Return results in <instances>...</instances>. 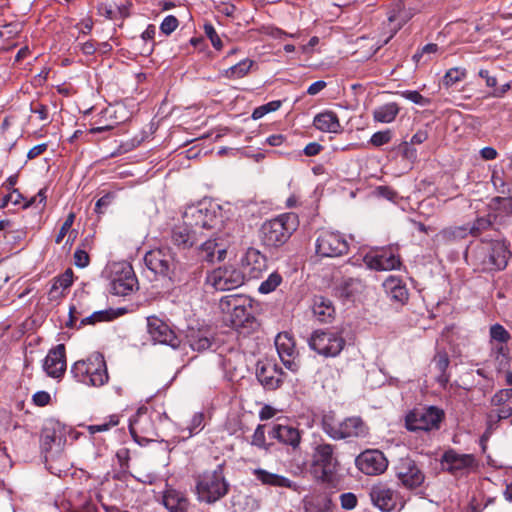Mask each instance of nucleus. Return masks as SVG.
Instances as JSON below:
<instances>
[{
  "label": "nucleus",
  "instance_id": "1",
  "mask_svg": "<svg viewBox=\"0 0 512 512\" xmlns=\"http://www.w3.org/2000/svg\"><path fill=\"white\" fill-rule=\"evenodd\" d=\"M219 308L224 322L232 328H251L255 323L251 298L241 294H231L220 299Z\"/></svg>",
  "mask_w": 512,
  "mask_h": 512
},
{
  "label": "nucleus",
  "instance_id": "2",
  "mask_svg": "<svg viewBox=\"0 0 512 512\" xmlns=\"http://www.w3.org/2000/svg\"><path fill=\"white\" fill-rule=\"evenodd\" d=\"M340 467L337 447L324 440L315 442L311 454V472L323 483H332Z\"/></svg>",
  "mask_w": 512,
  "mask_h": 512
},
{
  "label": "nucleus",
  "instance_id": "3",
  "mask_svg": "<svg viewBox=\"0 0 512 512\" xmlns=\"http://www.w3.org/2000/svg\"><path fill=\"white\" fill-rule=\"evenodd\" d=\"M299 226L295 213H284L265 221L260 229V239L264 246L278 248L284 245Z\"/></svg>",
  "mask_w": 512,
  "mask_h": 512
},
{
  "label": "nucleus",
  "instance_id": "4",
  "mask_svg": "<svg viewBox=\"0 0 512 512\" xmlns=\"http://www.w3.org/2000/svg\"><path fill=\"white\" fill-rule=\"evenodd\" d=\"M182 222L196 231L219 230L223 224L220 206L200 202L186 207L182 214Z\"/></svg>",
  "mask_w": 512,
  "mask_h": 512
},
{
  "label": "nucleus",
  "instance_id": "5",
  "mask_svg": "<svg viewBox=\"0 0 512 512\" xmlns=\"http://www.w3.org/2000/svg\"><path fill=\"white\" fill-rule=\"evenodd\" d=\"M321 425L323 431L333 440L365 438L369 434V427L359 416L337 420L333 413H328L322 417Z\"/></svg>",
  "mask_w": 512,
  "mask_h": 512
},
{
  "label": "nucleus",
  "instance_id": "6",
  "mask_svg": "<svg viewBox=\"0 0 512 512\" xmlns=\"http://www.w3.org/2000/svg\"><path fill=\"white\" fill-rule=\"evenodd\" d=\"M230 484L224 476V464H218L214 470L205 471L197 478L196 491L198 499L213 504L225 497Z\"/></svg>",
  "mask_w": 512,
  "mask_h": 512
},
{
  "label": "nucleus",
  "instance_id": "7",
  "mask_svg": "<svg viewBox=\"0 0 512 512\" xmlns=\"http://www.w3.org/2000/svg\"><path fill=\"white\" fill-rule=\"evenodd\" d=\"M309 347L324 357H336L344 349L346 340L342 333L331 329L315 330L309 338Z\"/></svg>",
  "mask_w": 512,
  "mask_h": 512
},
{
  "label": "nucleus",
  "instance_id": "8",
  "mask_svg": "<svg viewBox=\"0 0 512 512\" xmlns=\"http://www.w3.org/2000/svg\"><path fill=\"white\" fill-rule=\"evenodd\" d=\"M145 265L155 274L175 280L178 269V262L170 247H160L148 251L144 256Z\"/></svg>",
  "mask_w": 512,
  "mask_h": 512
},
{
  "label": "nucleus",
  "instance_id": "9",
  "mask_svg": "<svg viewBox=\"0 0 512 512\" xmlns=\"http://www.w3.org/2000/svg\"><path fill=\"white\" fill-rule=\"evenodd\" d=\"M444 411L435 406H429L420 409H414L407 414L405 425L409 431H425L438 430L441 422L444 420Z\"/></svg>",
  "mask_w": 512,
  "mask_h": 512
},
{
  "label": "nucleus",
  "instance_id": "10",
  "mask_svg": "<svg viewBox=\"0 0 512 512\" xmlns=\"http://www.w3.org/2000/svg\"><path fill=\"white\" fill-rule=\"evenodd\" d=\"M442 470L455 477L467 475L478 467L473 454H461L454 449H448L440 459Z\"/></svg>",
  "mask_w": 512,
  "mask_h": 512
},
{
  "label": "nucleus",
  "instance_id": "11",
  "mask_svg": "<svg viewBox=\"0 0 512 512\" xmlns=\"http://www.w3.org/2000/svg\"><path fill=\"white\" fill-rule=\"evenodd\" d=\"M484 257L481 260L483 270L502 271L511 258L509 244L504 241L494 240L487 242V248L482 249Z\"/></svg>",
  "mask_w": 512,
  "mask_h": 512
},
{
  "label": "nucleus",
  "instance_id": "12",
  "mask_svg": "<svg viewBox=\"0 0 512 512\" xmlns=\"http://www.w3.org/2000/svg\"><path fill=\"white\" fill-rule=\"evenodd\" d=\"M244 283L242 271L233 267H220L206 276V284L217 291L233 290Z\"/></svg>",
  "mask_w": 512,
  "mask_h": 512
},
{
  "label": "nucleus",
  "instance_id": "13",
  "mask_svg": "<svg viewBox=\"0 0 512 512\" xmlns=\"http://www.w3.org/2000/svg\"><path fill=\"white\" fill-rule=\"evenodd\" d=\"M395 475L399 483L408 490L420 487L425 481L424 472L410 457L399 459L395 466Z\"/></svg>",
  "mask_w": 512,
  "mask_h": 512
},
{
  "label": "nucleus",
  "instance_id": "14",
  "mask_svg": "<svg viewBox=\"0 0 512 512\" xmlns=\"http://www.w3.org/2000/svg\"><path fill=\"white\" fill-rule=\"evenodd\" d=\"M67 430L66 427L56 420H48L41 432V448L46 454L52 456L55 452L59 453L66 443Z\"/></svg>",
  "mask_w": 512,
  "mask_h": 512
},
{
  "label": "nucleus",
  "instance_id": "15",
  "mask_svg": "<svg viewBox=\"0 0 512 512\" xmlns=\"http://www.w3.org/2000/svg\"><path fill=\"white\" fill-rule=\"evenodd\" d=\"M346 239L338 232L321 231L316 240V252L322 257H339L348 252Z\"/></svg>",
  "mask_w": 512,
  "mask_h": 512
},
{
  "label": "nucleus",
  "instance_id": "16",
  "mask_svg": "<svg viewBox=\"0 0 512 512\" xmlns=\"http://www.w3.org/2000/svg\"><path fill=\"white\" fill-rule=\"evenodd\" d=\"M147 331L154 342L168 345L174 349L180 346V338L166 322L156 316L147 318Z\"/></svg>",
  "mask_w": 512,
  "mask_h": 512
},
{
  "label": "nucleus",
  "instance_id": "17",
  "mask_svg": "<svg viewBox=\"0 0 512 512\" xmlns=\"http://www.w3.org/2000/svg\"><path fill=\"white\" fill-rule=\"evenodd\" d=\"M202 231L189 228L186 224L179 223L172 227L170 241L179 251H187L196 247L197 243L204 238Z\"/></svg>",
  "mask_w": 512,
  "mask_h": 512
},
{
  "label": "nucleus",
  "instance_id": "18",
  "mask_svg": "<svg viewBox=\"0 0 512 512\" xmlns=\"http://www.w3.org/2000/svg\"><path fill=\"white\" fill-rule=\"evenodd\" d=\"M369 495L372 503L384 512L394 510L398 503L401 504V507L404 505L401 502L399 493L385 483L373 485Z\"/></svg>",
  "mask_w": 512,
  "mask_h": 512
},
{
  "label": "nucleus",
  "instance_id": "19",
  "mask_svg": "<svg viewBox=\"0 0 512 512\" xmlns=\"http://www.w3.org/2000/svg\"><path fill=\"white\" fill-rule=\"evenodd\" d=\"M275 346L283 365L292 372H297L300 367L295 342L287 332L279 333L275 338Z\"/></svg>",
  "mask_w": 512,
  "mask_h": 512
},
{
  "label": "nucleus",
  "instance_id": "20",
  "mask_svg": "<svg viewBox=\"0 0 512 512\" xmlns=\"http://www.w3.org/2000/svg\"><path fill=\"white\" fill-rule=\"evenodd\" d=\"M358 469L366 475H379L388 466V461L379 450H366L355 460Z\"/></svg>",
  "mask_w": 512,
  "mask_h": 512
},
{
  "label": "nucleus",
  "instance_id": "21",
  "mask_svg": "<svg viewBox=\"0 0 512 512\" xmlns=\"http://www.w3.org/2000/svg\"><path fill=\"white\" fill-rule=\"evenodd\" d=\"M363 260L368 268L377 271H389L399 268L401 265L400 258L386 249L370 252L365 255Z\"/></svg>",
  "mask_w": 512,
  "mask_h": 512
},
{
  "label": "nucleus",
  "instance_id": "22",
  "mask_svg": "<svg viewBox=\"0 0 512 512\" xmlns=\"http://www.w3.org/2000/svg\"><path fill=\"white\" fill-rule=\"evenodd\" d=\"M268 436L276 439L281 444L291 447L295 451L300 447L302 431L293 425L275 423L269 430Z\"/></svg>",
  "mask_w": 512,
  "mask_h": 512
},
{
  "label": "nucleus",
  "instance_id": "23",
  "mask_svg": "<svg viewBox=\"0 0 512 512\" xmlns=\"http://www.w3.org/2000/svg\"><path fill=\"white\" fill-rule=\"evenodd\" d=\"M419 12V7L412 0H394L388 12V21L396 23V30L400 29L413 16Z\"/></svg>",
  "mask_w": 512,
  "mask_h": 512
},
{
  "label": "nucleus",
  "instance_id": "24",
  "mask_svg": "<svg viewBox=\"0 0 512 512\" xmlns=\"http://www.w3.org/2000/svg\"><path fill=\"white\" fill-rule=\"evenodd\" d=\"M284 372L271 362L257 364L256 377L266 390H276L283 383Z\"/></svg>",
  "mask_w": 512,
  "mask_h": 512
},
{
  "label": "nucleus",
  "instance_id": "25",
  "mask_svg": "<svg viewBox=\"0 0 512 512\" xmlns=\"http://www.w3.org/2000/svg\"><path fill=\"white\" fill-rule=\"evenodd\" d=\"M243 275L249 279H258L267 270V258L259 250L249 248L242 259Z\"/></svg>",
  "mask_w": 512,
  "mask_h": 512
},
{
  "label": "nucleus",
  "instance_id": "26",
  "mask_svg": "<svg viewBox=\"0 0 512 512\" xmlns=\"http://www.w3.org/2000/svg\"><path fill=\"white\" fill-rule=\"evenodd\" d=\"M88 363L93 365H88L87 381H84V384L99 387L107 383L109 376L104 356L95 352L88 357Z\"/></svg>",
  "mask_w": 512,
  "mask_h": 512
},
{
  "label": "nucleus",
  "instance_id": "27",
  "mask_svg": "<svg viewBox=\"0 0 512 512\" xmlns=\"http://www.w3.org/2000/svg\"><path fill=\"white\" fill-rule=\"evenodd\" d=\"M43 368L48 376L60 378L66 371V356L64 344H58L51 349L43 364Z\"/></svg>",
  "mask_w": 512,
  "mask_h": 512
},
{
  "label": "nucleus",
  "instance_id": "28",
  "mask_svg": "<svg viewBox=\"0 0 512 512\" xmlns=\"http://www.w3.org/2000/svg\"><path fill=\"white\" fill-rule=\"evenodd\" d=\"M138 281L131 266H126L110 283V291L114 295L126 296L137 286Z\"/></svg>",
  "mask_w": 512,
  "mask_h": 512
},
{
  "label": "nucleus",
  "instance_id": "29",
  "mask_svg": "<svg viewBox=\"0 0 512 512\" xmlns=\"http://www.w3.org/2000/svg\"><path fill=\"white\" fill-rule=\"evenodd\" d=\"M186 342L190 348L197 352H203L211 348L213 337L206 328L189 327L185 335Z\"/></svg>",
  "mask_w": 512,
  "mask_h": 512
},
{
  "label": "nucleus",
  "instance_id": "30",
  "mask_svg": "<svg viewBox=\"0 0 512 512\" xmlns=\"http://www.w3.org/2000/svg\"><path fill=\"white\" fill-rule=\"evenodd\" d=\"M364 289L361 279L354 277H343L334 288L335 295L342 300H354L355 296Z\"/></svg>",
  "mask_w": 512,
  "mask_h": 512
},
{
  "label": "nucleus",
  "instance_id": "31",
  "mask_svg": "<svg viewBox=\"0 0 512 512\" xmlns=\"http://www.w3.org/2000/svg\"><path fill=\"white\" fill-rule=\"evenodd\" d=\"M253 475L255 476L256 480H258L262 485L279 488H288L293 491L297 490V485L295 482L291 481L285 476L269 472L265 469H254Z\"/></svg>",
  "mask_w": 512,
  "mask_h": 512
},
{
  "label": "nucleus",
  "instance_id": "32",
  "mask_svg": "<svg viewBox=\"0 0 512 512\" xmlns=\"http://www.w3.org/2000/svg\"><path fill=\"white\" fill-rule=\"evenodd\" d=\"M226 250L216 239H208L197 247V255L201 261L213 263L224 259Z\"/></svg>",
  "mask_w": 512,
  "mask_h": 512
},
{
  "label": "nucleus",
  "instance_id": "33",
  "mask_svg": "<svg viewBox=\"0 0 512 512\" xmlns=\"http://www.w3.org/2000/svg\"><path fill=\"white\" fill-rule=\"evenodd\" d=\"M313 125L317 130L327 133H339L342 130L337 114L330 110L315 115Z\"/></svg>",
  "mask_w": 512,
  "mask_h": 512
},
{
  "label": "nucleus",
  "instance_id": "34",
  "mask_svg": "<svg viewBox=\"0 0 512 512\" xmlns=\"http://www.w3.org/2000/svg\"><path fill=\"white\" fill-rule=\"evenodd\" d=\"M312 311L317 320L320 322H328L333 318L335 309L329 299L323 296H315Z\"/></svg>",
  "mask_w": 512,
  "mask_h": 512
},
{
  "label": "nucleus",
  "instance_id": "35",
  "mask_svg": "<svg viewBox=\"0 0 512 512\" xmlns=\"http://www.w3.org/2000/svg\"><path fill=\"white\" fill-rule=\"evenodd\" d=\"M384 287L392 301L403 305L408 300V290L401 280L390 277L385 281Z\"/></svg>",
  "mask_w": 512,
  "mask_h": 512
},
{
  "label": "nucleus",
  "instance_id": "36",
  "mask_svg": "<svg viewBox=\"0 0 512 512\" xmlns=\"http://www.w3.org/2000/svg\"><path fill=\"white\" fill-rule=\"evenodd\" d=\"M306 512H332L333 502L327 494H317L304 501Z\"/></svg>",
  "mask_w": 512,
  "mask_h": 512
},
{
  "label": "nucleus",
  "instance_id": "37",
  "mask_svg": "<svg viewBox=\"0 0 512 512\" xmlns=\"http://www.w3.org/2000/svg\"><path fill=\"white\" fill-rule=\"evenodd\" d=\"M467 235L468 226H456L442 229L436 238L439 243L452 244L466 238Z\"/></svg>",
  "mask_w": 512,
  "mask_h": 512
},
{
  "label": "nucleus",
  "instance_id": "38",
  "mask_svg": "<svg viewBox=\"0 0 512 512\" xmlns=\"http://www.w3.org/2000/svg\"><path fill=\"white\" fill-rule=\"evenodd\" d=\"M400 108L397 103L391 102L374 109L373 119L380 123H391L395 120Z\"/></svg>",
  "mask_w": 512,
  "mask_h": 512
},
{
  "label": "nucleus",
  "instance_id": "39",
  "mask_svg": "<svg viewBox=\"0 0 512 512\" xmlns=\"http://www.w3.org/2000/svg\"><path fill=\"white\" fill-rule=\"evenodd\" d=\"M73 283V271L67 269L63 274L54 278L52 286L49 291L51 298H56L62 295V292L68 289Z\"/></svg>",
  "mask_w": 512,
  "mask_h": 512
},
{
  "label": "nucleus",
  "instance_id": "40",
  "mask_svg": "<svg viewBox=\"0 0 512 512\" xmlns=\"http://www.w3.org/2000/svg\"><path fill=\"white\" fill-rule=\"evenodd\" d=\"M163 504L170 512H185L188 501L176 492L169 491L163 497Z\"/></svg>",
  "mask_w": 512,
  "mask_h": 512
},
{
  "label": "nucleus",
  "instance_id": "41",
  "mask_svg": "<svg viewBox=\"0 0 512 512\" xmlns=\"http://www.w3.org/2000/svg\"><path fill=\"white\" fill-rule=\"evenodd\" d=\"M490 207L501 215H512V193L492 198Z\"/></svg>",
  "mask_w": 512,
  "mask_h": 512
},
{
  "label": "nucleus",
  "instance_id": "42",
  "mask_svg": "<svg viewBox=\"0 0 512 512\" xmlns=\"http://www.w3.org/2000/svg\"><path fill=\"white\" fill-rule=\"evenodd\" d=\"M466 74H467V72H466V69H464V68H459V67L451 68L445 73V75L442 79V83L446 88H449V87L453 86L454 84L465 79Z\"/></svg>",
  "mask_w": 512,
  "mask_h": 512
},
{
  "label": "nucleus",
  "instance_id": "43",
  "mask_svg": "<svg viewBox=\"0 0 512 512\" xmlns=\"http://www.w3.org/2000/svg\"><path fill=\"white\" fill-rule=\"evenodd\" d=\"M112 319L111 312L108 310H101L93 312L89 316H85L81 319L80 324L78 325L77 329H80L86 325H94L97 322H103L108 321Z\"/></svg>",
  "mask_w": 512,
  "mask_h": 512
},
{
  "label": "nucleus",
  "instance_id": "44",
  "mask_svg": "<svg viewBox=\"0 0 512 512\" xmlns=\"http://www.w3.org/2000/svg\"><path fill=\"white\" fill-rule=\"evenodd\" d=\"M253 64L254 61L250 59L242 60L234 66L230 67L226 74L228 77L242 78L249 72Z\"/></svg>",
  "mask_w": 512,
  "mask_h": 512
},
{
  "label": "nucleus",
  "instance_id": "45",
  "mask_svg": "<svg viewBox=\"0 0 512 512\" xmlns=\"http://www.w3.org/2000/svg\"><path fill=\"white\" fill-rule=\"evenodd\" d=\"M282 282V276L278 272H272L268 278L263 281L258 291L262 294L273 292Z\"/></svg>",
  "mask_w": 512,
  "mask_h": 512
},
{
  "label": "nucleus",
  "instance_id": "46",
  "mask_svg": "<svg viewBox=\"0 0 512 512\" xmlns=\"http://www.w3.org/2000/svg\"><path fill=\"white\" fill-rule=\"evenodd\" d=\"M88 365H93V363H88L87 358L86 360H79L75 362L71 367V374L78 382L84 384V381H87Z\"/></svg>",
  "mask_w": 512,
  "mask_h": 512
},
{
  "label": "nucleus",
  "instance_id": "47",
  "mask_svg": "<svg viewBox=\"0 0 512 512\" xmlns=\"http://www.w3.org/2000/svg\"><path fill=\"white\" fill-rule=\"evenodd\" d=\"M492 226V222L488 217H478L473 224L468 227V235L478 237L482 232L488 230Z\"/></svg>",
  "mask_w": 512,
  "mask_h": 512
},
{
  "label": "nucleus",
  "instance_id": "48",
  "mask_svg": "<svg viewBox=\"0 0 512 512\" xmlns=\"http://www.w3.org/2000/svg\"><path fill=\"white\" fill-rule=\"evenodd\" d=\"M118 423H119L118 416L117 415H111V416H109L108 420H105V421H103L100 424L89 425L87 427V430H88V432L91 435H93V434L98 433V432L108 431L112 427L118 425Z\"/></svg>",
  "mask_w": 512,
  "mask_h": 512
},
{
  "label": "nucleus",
  "instance_id": "49",
  "mask_svg": "<svg viewBox=\"0 0 512 512\" xmlns=\"http://www.w3.org/2000/svg\"><path fill=\"white\" fill-rule=\"evenodd\" d=\"M490 337L491 340L504 344L510 340L511 335L502 325L494 324L490 327Z\"/></svg>",
  "mask_w": 512,
  "mask_h": 512
},
{
  "label": "nucleus",
  "instance_id": "50",
  "mask_svg": "<svg viewBox=\"0 0 512 512\" xmlns=\"http://www.w3.org/2000/svg\"><path fill=\"white\" fill-rule=\"evenodd\" d=\"M280 107H281V101H279V100L268 102L262 106L255 108L252 113V118L254 120H258V119L262 118L264 115H266L267 113L278 110Z\"/></svg>",
  "mask_w": 512,
  "mask_h": 512
},
{
  "label": "nucleus",
  "instance_id": "51",
  "mask_svg": "<svg viewBox=\"0 0 512 512\" xmlns=\"http://www.w3.org/2000/svg\"><path fill=\"white\" fill-rule=\"evenodd\" d=\"M512 416V407L509 406V405H505V406H500V408H498L496 411H495V415L493 414H490L489 415V427H488V430L492 428V426L494 424H496L497 422L501 421V420H504V419H507L509 417Z\"/></svg>",
  "mask_w": 512,
  "mask_h": 512
},
{
  "label": "nucleus",
  "instance_id": "52",
  "mask_svg": "<svg viewBox=\"0 0 512 512\" xmlns=\"http://www.w3.org/2000/svg\"><path fill=\"white\" fill-rule=\"evenodd\" d=\"M251 444L260 449H264V450L269 449V445L266 443L265 426L264 425L259 424L256 427V429L252 435Z\"/></svg>",
  "mask_w": 512,
  "mask_h": 512
},
{
  "label": "nucleus",
  "instance_id": "53",
  "mask_svg": "<svg viewBox=\"0 0 512 512\" xmlns=\"http://www.w3.org/2000/svg\"><path fill=\"white\" fill-rule=\"evenodd\" d=\"M399 94L403 98L413 102L414 104L420 105V106H427L431 102V100L429 98L422 96L416 90H405V91H401Z\"/></svg>",
  "mask_w": 512,
  "mask_h": 512
},
{
  "label": "nucleus",
  "instance_id": "54",
  "mask_svg": "<svg viewBox=\"0 0 512 512\" xmlns=\"http://www.w3.org/2000/svg\"><path fill=\"white\" fill-rule=\"evenodd\" d=\"M392 139L391 130L387 129L384 131H378L374 133L370 138V143L375 147H380L384 144H387Z\"/></svg>",
  "mask_w": 512,
  "mask_h": 512
},
{
  "label": "nucleus",
  "instance_id": "55",
  "mask_svg": "<svg viewBox=\"0 0 512 512\" xmlns=\"http://www.w3.org/2000/svg\"><path fill=\"white\" fill-rule=\"evenodd\" d=\"M492 182L495 190L501 195H507L512 193V184H507L503 178L498 176L496 173L492 175Z\"/></svg>",
  "mask_w": 512,
  "mask_h": 512
},
{
  "label": "nucleus",
  "instance_id": "56",
  "mask_svg": "<svg viewBox=\"0 0 512 512\" xmlns=\"http://www.w3.org/2000/svg\"><path fill=\"white\" fill-rule=\"evenodd\" d=\"M74 220H75V214L73 212L69 213L55 238V242L57 244H60L62 242V240L64 239V237L67 235V233L69 232V230L71 229V227L74 223Z\"/></svg>",
  "mask_w": 512,
  "mask_h": 512
},
{
  "label": "nucleus",
  "instance_id": "57",
  "mask_svg": "<svg viewBox=\"0 0 512 512\" xmlns=\"http://www.w3.org/2000/svg\"><path fill=\"white\" fill-rule=\"evenodd\" d=\"M179 25L178 19L173 15H168L164 18L160 25V30L165 35H170L176 30Z\"/></svg>",
  "mask_w": 512,
  "mask_h": 512
},
{
  "label": "nucleus",
  "instance_id": "58",
  "mask_svg": "<svg viewBox=\"0 0 512 512\" xmlns=\"http://www.w3.org/2000/svg\"><path fill=\"white\" fill-rule=\"evenodd\" d=\"M204 32L206 36L210 39L212 46L215 49L220 50L223 44L213 25L210 23H206L204 25Z\"/></svg>",
  "mask_w": 512,
  "mask_h": 512
},
{
  "label": "nucleus",
  "instance_id": "59",
  "mask_svg": "<svg viewBox=\"0 0 512 512\" xmlns=\"http://www.w3.org/2000/svg\"><path fill=\"white\" fill-rule=\"evenodd\" d=\"M341 507L345 510H352L357 505V497L354 493L347 492L340 495Z\"/></svg>",
  "mask_w": 512,
  "mask_h": 512
},
{
  "label": "nucleus",
  "instance_id": "60",
  "mask_svg": "<svg viewBox=\"0 0 512 512\" xmlns=\"http://www.w3.org/2000/svg\"><path fill=\"white\" fill-rule=\"evenodd\" d=\"M81 316H83V311H79L78 306L76 304H72L69 308V320L66 323V326L69 328H77V320Z\"/></svg>",
  "mask_w": 512,
  "mask_h": 512
},
{
  "label": "nucleus",
  "instance_id": "61",
  "mask_svg": "<svg viewBox=\"0 0 512 512\" xmlns=\"http://www.w3.org/2000/svg\"><path fill=\"white\" fill-rule=\"evenodd\" d=\"M400 150L402 152V156L409 160L410 162H414L417 159V150L412 147L408 142H403L400 145Z\"/></svg>",
  "mask_w": 512,
  "mask_h": 512
},
{
  "label": "nucleus",
  "instance_id": "62",
  "mask_svg": "<svg viewBox=\"0 0 512 512\" xmlns=\"http://www.w3.org/2000/svg\"><path fill=\"white\" fill-rule=\"evenodd\" d=\"M89 255L86 251L77 249L74 253V262L77 267L84 268L89 265Z\"/></svg>",
  "mask_w": 512,
  "mask_h": 512
},
{
  "label": "nucleus",
  "instance_id": "63",
  "mask_svg": "<svg viewBox=\"0 0 512 512\" xmlns=\"http://www.w3.org/2000/svg\"><path fill=\"white\" fill-rule=\"evenodd\" d=\"M434 362L438 372L447 371V368L450 363L448 355L446 353H438L434 358Z\"/></svg>",
  "mask_w": 512,
  "mask_h": 512
},
{
  "label": "nucleus",
  "instance_id": "64",
  "mask_svg": "<svg viewBox=\"0 0 512 512\" xmlns=\"http://www.w3.org/2000/svg\"><path fill=\"white\" fill-rule=\"evenodd\" d=\"M379 196L395 202L398 199V193L388 186H379L376 189Z\"/></svg>",
  "mask_w": 512,
  "mask_h": 512
}]
</instances>
